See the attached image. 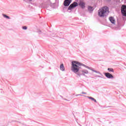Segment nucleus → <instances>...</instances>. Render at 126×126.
Returning <instances> with one entry per match:
<instances>
[{
    "instance_id": "f257e3e1",
    "label": "nucleus",
    "mask_w": 126,
    "mask_h": 126,
    "mask_svg": "<svg viewBox=\"0 0 126 126\" xmlns=\"http://www.w3.org/2000/svg\"><path fill=\"white\" fill-rule=\"evenodd\" d=\"M71 70L75 74H77L78 76H80V75H86V74H88L89 72L87 69L82 70L79 73V70L80 69V66H84L83 63L78 62V61H72L71 64Z\"/></svg>"
},
{
    "instance_id": "f03ea898",
    "label": "nucleus",
    "mask_w": 126,
    "mask_h": 126,
    "mask_svg": "<svg viewBox=\"0 0 126 126\" xmlns=\"http://www.w3.org/2000/svg\"><path fill=\"white\" fill-rule=\"evenodd\" d=\"M107 11H109V8L107 6L101 8L98 11V16L99 17H105V16H107Z\"/></svg>"
},
{
    "instance_id": "7ed1b4c3",
    "label": "nucleus",
    "mask_w": 126,
    "mask_h": 126,
    "mask_svg": "<svg viewBox=\"0 0 126 126\" xmlns=\"http://www.w3.org/2000/svg\"><path fill=\"white\" fill-rule=\"evenodd\" d=\"M121 11L124 16H126V5H123L121 8Z\"/></svg>"
},
{
    "instance_id": "20e7f679",
    "label": "nucleus",
    "mask_w": 126,
    "mask_h": 126,
    "mask_svg": "<svg viewBox=\"0 0 126 126\" xmlns=\"http://www.w3.org/2000/svg\"><path fill=\"white\" fill-rule=\"evenodd\" d=\"M93 71L94 72V75L95 77H102L103 76V75L100 72L94 70Z\"/></svg>"
},
{
    "instance_id": "39448f33",
    "label": "nucleus",
    "mask_w": 126,
    "mask_h": 126,
    "mask_svg": "<svg viewBox=\"0 0 126 126\" xmlns=\"http://www.w3.org/2000/svg\"><path fill=\"white\" fill-rule=\"evenodd\" d=\"M78 5V4L77 2H74L73 4H71L69 7L68 8V9L70 10L71 8H73L74 7H76Z\"/></svg>"
},
{
    "instance_id": "423d86ee",
    "label": "nucleus",
    "mask_w": 126,
    "mask_h": 126,
    "mask_svg": "<svg viewBox=\"0 0 126 126\" xmlns=\"http://www.w3.org/2000/svg\"><path fill=\"white\" fill-rule=\"evenodd\" d=\"M71 2V0H65L64 1V5L65 6H68Z\"/></svg>"
},
{
    "instance_id": "0eeeda50",
    "label": "nucleus",
    "mask_w": 126,
    "mask_h": 126,
    "mask_svg": "<svg viewBox=\"0 0 126 126\" xmlns=\"http://www.w3.org/2000/svg\"><path fill=\"white\" fill-rule=\"evenodd\" d=\"M109 19L112 24H113L114 25L116 24V20L115 19V18H114V17H109Z\"/></svg>"
},
{
    "instance_id": "6e6552de",
    "label": "nucleus",
    "mask_w": 126,
    "mask_h": 126,
    "mask_svg": "<svg viewBox=\"0 0 126 126\" xmlns=\"http://www.w3.org/2000/svg\"><path fill=\"white\" fill-rule=\"evenodd\" d=\"M105 75L106 76V77H107V78H114V76L111 74H110V73H105Z\"/></svg>"
},
{
    "instance_id": "1a4fd4ad",
    "label": "nucleus",
    "mask_w": 126,
    "mask_h": 126,
    "mask_svg": "<svg viewBox=\"0 0 126 126\" xmlns=\"http://www.w3.org/2000/svg\"><path fill=\"white\" fill-rule=\"evenodd\" d=\"M79 5L80 6H81L82 7V8H84V7H85V3H84V2H81L80 3H79Z\"/></svg>"
},
{
    "instance_id": "9d476101",
    "label": "nucleus",
    "mask_w": 126,
    "mask_h": 126,
    "mask_svg": "<svg viewBox=\"0 0 126 126\" xmlns=\"http://www.w3.org/2000/svg\"><path fill=\"white\" fill-rule=\"evenodd\" d=\"M60 69L62 71H64V66H63V64L60 65Z\"/></svg>"
},
{
    "instance_id": "9b49d317",
    "label": "nucleus",
    "mask_w": 126,
    "mask_h": 126,
    "mask_svg": "<svg viewBox=\"0 0 126 126\" xmlns=\"http://www.w3.org/2000/svg\"><path fill=\"white\" fill-rule=\"evenodd\" d=\"M3 17H4L5 18H7V19H10V18H9L8 17V16L5 15V14H3Z\"/></svg>"
},
{
    "instance_id": "f8f14e48",
    "label": "nucleus",
    "mask_w": 126,
    "mask_h": 126,
    "mask_svg": "<svg viewBox=\"0 0 126 126\" xmlns=\"http://www.w3.org/2000/svg\"><path fill=\"white\" fill-rule=\"evenodd\" d=\"M88 98L91 99V100H92V101H94V102H96V99H95L94 98L91 97H88Z\"/></svg>"
},
{
    "instance_id": "ddd939ff",
    "label": "nucleus",
    "mask_w": 126,
    "mask_h": 126,
    "mask_svg": "<svg viewBox=\"0 0 126 126\" xmlns=\"http://www.w3.org/2000/svg\"><path fill=\"white\" fill-rule=\"evenodd\" d=\"M108 70H109V71H111L112 72H114V70L112 68H108Z\"/></svg>"
},
{
    "instance_id": "4468645a",
    "label": "nucleus",
    "mask_w": 126,
    "mask_h": 126,
    "mask_svg": "<svg viewBox=\"0 0 126 126\" xmlns=\"http://www.w3.org/2000/svg\"><path fill=\"white\" fill-rule=\"evenodd\" d=\"M88 10H89L90 11H91V10H93V7H88Z\"/></svg>"
},
{
    "instance_id": "2eb2a0df",
    "label": "nucleus",
    "mask_w": 126,
    "mask_h": 126,
    "mask_svg": "<svg viewBox=\"0 0 126 126\" xmlns=\"http://www.w3.org/2000/svg\"><path fill=\"white\" fill-rule=\"evenodd\" d=\"M23 29H24V30H26V29H27V27L25 26L23 27Z\"/></svg>"
},
{
    "instance_id": "dca6fc26",
    "label": "nucleus",
    "mask_w": 126,
    "mask_h": 126,
    "mask_svg": "<svg viewBox=\"0 0 126 126\" xmlns=\"http://www.w3.org/2000/svg\"><path fill=\"white\" fill-rule=\"evenodd\" d=\"M76 96H82V95H81V94H77V95H76Z\"/></svg>"
},
{
    "instance_id": "f3484780",
    "label": "nucleus",
    "mask_w": 126,
    "mask_h": 126,
    "mask_svg": "<svg viewBox=\"0 0 126 126\" xmlns=\"http://www.w3.org/2000/svg\"><path fill=\"white\" fill-rule=\"evenodd\" d=\"M82 94H86V93H82Z\"/></svg>"
},
{
    "instance_id": "a211bd4d",
    "label": "nucleus",
    "mask_w": 126,
    "mask_h": 126,
    "mask_svg": "<svg viewBox=\"0 0 126 126\" xmlns=\"http://www.w3.org/2000/svg\"><path fill=\"white\" fill-rule=\"evenodd\" d=\"M29 0L31 1V0Z\"/></svg>"
}]
</instances>
